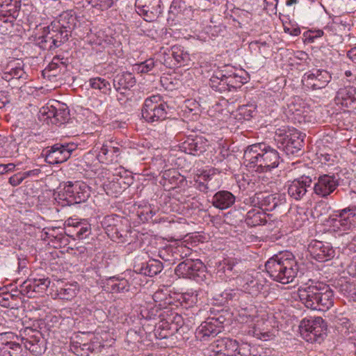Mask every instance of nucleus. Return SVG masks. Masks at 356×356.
I'll return each instance as SVG.
<instances>
[{
	"mask_svg": "<svg viewBox=\"0 0 356 356\" xmlns=\"http://www.w3.org/2000/svg\"><path fill=\"white\" fill-rule=\"evenodd\" d=\"M245 222L249 227L263 225L267 222L266 214L258 207H255L248 211Z\"/></svg>",
	"mask_w": 356,
	"mask_h": 356,
	"instance_id": "f704fd0d",
	"label": "nucleus"
},
{
	"mask_svg": "<svg viewBox=\"0 0 356 356\" xmlns=\"http://www.w3.org/2000/svg\"><path fill=\"white\" fill-rule=\"evenodd\" d=\"M89 196V187L86 183L80 181H67L58 192L59 198L66 201L67 204L83 202Z\"/></svg>",
	"mask_w": 356,
	"mask_h": 356,
	"instance_id": "6e6552de",
	"label": "nucleus"
},
{
	"mask_svg": "<svg viewBox=\"0 0 356 356\" xmlns=\"http://www.w3.org/2000/svg\"><path fill=\"white\" fill-rule=\"evenodd\" d=\"M41 173V170L35 168L22 172L24 179L30 177H38Z\"/></svg>",
	"mask_w": 356,
	"mask_h": 356,
	"instance_id": "0e129e2a",
	"label": "nucleus"
},
{
	"mask_svg": "<svg viewBox=\"0 0 356 356\" xmlns=\"http://www.w3.org/2000/svg\"><path fill=\"white\" fill-rule=\"evenodd\" d=\"M175 2L172 3L170 8V10L168 13V22L170 26H175L177 25V16H176V6H174Z\"/></svg>",
	"mask_w": 356,
	"mask_h": 356,
	"instance_id": "13d9d810",
	"label": "nucleus"
},
{
	"mask_svg": "<svg viewBox=\"0 0 356 356\" xmlns=\"http://www.w3.org/2000/svg\"><path fill=\"white\" fill-rule=\"evenodd\" d=\"M50 280L47 278H33L24 281L20 286L21 293L28 298L35 297V293H42L49 286Z\"/></svg>",
	"mask_w": 356,
	"mask_h": 356,
	"instance_id": "aec40b11",
	"label": "nucleus"
},
{
	"mask_svg": "<svg viewBox=\"0 0 356 356\" xmlns=\"http://www.w3.org/2000/svg\"><path fill=\"white\" fill-rule=\"evenodd\" d=\"M249 46L261 54H267L270 50V45L266 41L254 40L250 43Z\"/></svg>",
	"mask_w": 356,
	"mask_h": 356,
	"instance_id": "3c124183",
	"label": "nucleus"
},
{
	"mask_svg": "<svg viewBox=\"0 0 356 356\" xmlns=\"http://www.w3.org/2000/svg\"><path fill=\"white\" fill-rule=\"evenodd\" d=\"M282 144L288 154H296L304 145V136L297 129H289L283 138Z\"/></svg>",
	"mask_w": 356,
	"mask_h": 356,
	"instance_id": "5701e85b",
	"label": "nucleus"
},
{
	"mask_svg": "<svg viewBox=\"0 0 356 356\" xmlns=\"http://www.w3.org/2000/svg\"><path fill=\"white\" fill-rule=\"evenodd\" d=\"M161 0H136L137 13L147 22L154 21L161 13Z\"/></svg>",
	"mask_w": 356,
	"mask_h": 356,
	"instance_id": "6ab92c4d",
	"label": "nucleus"
},
{
	"mask_svg": "<svg viewBox=\"0 0 356 356\" xmlns=\"http://www.w3.org/2000/svg\"><path fill=\"white\" fill-rule=\"evenodd\" d=\"M115 218H121V217L117 215H111L107 216L104 218L103 224L105 227L106 232L107 231V228H108V226H112L118 222V221Z\"/></svg>",
	"mask_w": 356,
	"mask_h": 356,
	"instance_id": "052dcab7",
	"label": "nucleus"
},
{
	"mask_svg": "<svg viewBox=\"0 0 356 356\" xmlns=\"http://www.w3.org/2000/svg\"><path fill=\"white\" fill-rule=\"evenodd\" d=\"M257 318L256 323L253 325V334L260 339L268 337L270 336L268 332H264L265 329L262 327L265 321L263 319Z\"/></svg>",
	"mask_w": 356,
	"mask_h": 356,
	"instance_id": "8fccbe9b",
	"label": "nucleus"
},
{
	"mask_svg": "<svg viewBox=\"0 0 356 356\" xmlns=\"http://www.w3.org/2000/svg\"><path fill=\"white\" fill-rule=\"evenodd\" d=\"M156 63V62H155L153 58H149L144 62L135 64L134 65V70L138 73L145 74L152 70Z\"/></svg>",
	"mask_w": 356,
	"mask_h": 356,
	"instance_id": "49530a36",
	"label": "nucleus"
},
{
	"mask_svg": "<svg viewBox=\"0 0 356 356\" xmlns=\"http://www.w3.org/2000/svg\"><path fill=\"white\" fill-rule=\"evenodd\" d=\"M235 196L228 191H219L214 194L211 203L213 206L220 210L231 207L235 202Z\"/></svg>",
	"mask_w": 356,
	"mask_h": 356,
	"instance_id": "7c9ffc66",
	"label": "nucleus"
},
{
	"mask_svg": "<svg viewBox=\"0 0 356 356\" xmlns=\"http://www.w3.org/2000/svg\"><path fill=\"white\" fill-rule=\"evenodd\" d=\"M341 30V26L335 22H330L325 26V38L328 45L333 47L342 43Z\"/></svg>",
	"mask_w": 356,
	"mask_h": 356,
	"instance_id": "c85d7f7f",
	"label": "nucleus"
},
{
	"mask_svg": "<svg viewBox=\"0 0 356 356\" xmlns=\"http://www.w3.org/2000/svg\"><path fill=\"white\" fill-rule=\"evenodd\" d=\"M26 73L22 68L21 63H16V60L10 61L3 72L2 79L7 81L12 79H26Z\"/></svg>",
	"mask_w": 356,
	"mask_h": 356,
	"instance_id": "72a5a7b5",
	"label": "nucleus"
},
{
	"mask_svg": "<svg viewBox=\"0 0 356 356\" xmlns=\"http://www.w3.org/2000/svg\"><path fill=\"white\" fill-rule=\"evenodd\" d=\"M331 79V74L327 70L312 69L304 74L302 83L305 88L315 90L325 88Z\"/></svg>",
	"mask_w": 356,
	"mask_h": 356,
	"instance_id": "ddd939ff",
	"label": "nucleus"
},
{
	"mask_svg": "<svg viewBox=\"0 0 356 356\" xmlns=\"http://www.w3.org/2000/svg\"><path fill=\"white\" fill-rule=\"evenodd\" d=\"M310 255L317 261H325L332 259L335 251L332 247L320 241H313L308 246Z\"/></svg>",
	"mask_w": 356,
	"mask_h": 356,
	"instance_id": "4be33fe9",
	"label": "nucleus"
},
{
	"mask_svg": "<svg viewBox=\"0 0 356 356\" xmlns=\"http://www.w3.org/2000/svg\"><path fill=\"white\" fill-rule=\"evenodd\" d=\"M90 233L91 226L87 220L70 218L65 222V234L74 239L86 238Z\"/></svg>",
	"mask_w": 356,
	"mask_h": 356,
	"instance_id": "dca6fc26",
	"label": "nucleus"
},
{
	"mask_svg": "<svg viewBox=\"0 0 356 356\" xmlns=\"http://www.w3.org/2000/svg\"><path fill=\"white\" fill-rule=\"evenodd\" d=\"M10 296H12V300H16L17 298H21V296H22V293H21V290L16 289V290H12L10 292H9Z\"/></svg>",
	"mask_w": 356,
	"mask_h": 356,
	"instance_id": "338daca9",
	"label": "nucleus"
},
{
	"mask_svg": "<svg viewBox=\"0 0 356 356\" xmlns=\"http://www.w3.org/2000/svg\"><path fill=\"white\" fill-rule=\"evenodd\" d=\"M205 266L200 259H186L179 262V276L198 281L204 275Z\"/></svg>",
	"mask_w": 356,
	"mask_h": 356,
	"instance_id": "f3484780",
	"label": "nucleus"
},
{
	"mask_svg": "<svg viewBox=\"0 0 356 356\" xmlns=\"http://www.w3.org/2000/svg\"><path fill=\"white\" fill-rule=\"evenodd\" d=\"M215 175V170H203L194 176V186L200 191L207 193L211 190L210 182Z\"/></svg>",
	"mask_w": 356,
	"mask_h": 356,
	"instance_id": "473e14b6",
	"label": "nucleus"
},
{
	"mask_svg": "<svg viewBox=\"0 0 356 356\" xmlns=\"http://www.w3.org/2000/svg\"><path fill=\"white\" fill-rule=\"evenodd\" d=\"M222 326L217 318H211L203 322L196 330V337L201 341L207 340L209 337H216L221 332Z\"/></svg>",
	"mask_w": 356,
	"mask_h": 356,
	"instance_id": "393cba45",
	"label": "nucleus"
},
{
	"mask_svg": "<svg viewBox=\"0 0 356 356\" xmlns=\"http://www.w3.org/2000/svg\"><path fill=\"white\" fill-rule=\"evenodd\" d=\"M335 102L346 108H356V88L346 86L339 88L335 97Z\"/></svg>",
	"mask_w": 356,
	"mask_h": 356,
	"instance_id": "cd10ccee",
	"label": "nucleus"
},
{
	"mask_svg": "<svg viewBox=\"0 0 356 356\" xmlns=\"http://www.w3.org/2000/svg\"><path fill=\"white\" fill-rule=\"evenodd\" d=\"M24 180L22 172L17 173L9 178L8 182L13 186H17L19 185Z\"/></svg>",
	"mask_w": 356,
	"mask_h": 356,
	"instance_id": "680f3d73",
	"label": "nucleus"
},
{
	"mask_svg": "<svg viewBox=\"0 0 356 356\" xmlns=\"http://www.w3.org/2000/svg\"><path fill=\"white\" fill-rule=\"evenodd\" d=\"M77 145L75 143H56L46 151L45 161L51 165L65 162L76 150Z\"/></svg>",
	"mask_w": 356,
	"mask_h": 356,
	"instance_id": "9d476101",
	"label": "nucleus"
},
{
	"mask_svg": "<svg viewBox=\"0 0 356 356\" xmlns=\"http://www.w3.org/2000/svg\"><path fill=\"white\" fill-rule=\"evenodd\" d=\"M163 270L162 263L156 259L149 260L141 264H136L134 266V273L136 274L144 275L153 277L159 274Z\"/></svg>",
	"mask_w": 356,
	"mask_h": 356,
	"instance_id": "c756f323",
	"label": "nucleus"
},
{
	"mask_svg": "<svg viewBox=\"0 0 356 356\" xmlns=\"http://www.w3.org/2000/svg\"><path fill=\"white\" fill-rule=\"evenodd\" d=\"M355 216L356 206H350L330 218V227L335 232H345L350 230L353 225V218Z\"/></svg>",
	"mask_w": 356,
	"mask_h": 356,
	"instance_id": "9b49d317",
	"label": "nucleus"
},
{
	"mask_svg": "<svg viewBox=\"0 0 356 356\" xmlns=\"http://www.w3.org/2000/svg\"><path fill=\"white\" fill-rule=\"evenodd\" d=\"M0 305L3 307H13L12 296L9 292L0 293Z\"/></svg>",
	"mask_w": 356,
	"mask_h": 356,
	"instance_id": "864d4df0",
	"label": "nucleus"
},
{
	"mask_svg": "<svg viewBox=\"0 0 356 356\" xmlns=\"http://www.w3.org/2000/svg\"><path fill=\"white\" fill-rule=\"evenodd\" d=\"M339 186V179L334 174L319 175L313 186L314 193L321 198H327Z\"/></svg>",
	"mask_w": 356,
	"mask_h": 356,
	"instance_id": "f8f14e48",
	"label": "nucleus"
},
{
	"mask_svg": "<svg viewBox=\"0 0 356 356\" xmlns=\"http://www.w3.org/2000/svg\"><path fill=\"white\" fill-rule=\"evenodd\" d=\"M171 109L161 95H154L145 99L142 117L147 122H160L172 117Z\"/></svg>",
	"mask_w": 356,
	"mask_h": 356,
	"instance_id": "423d86ee",
	"label": "nucleus"
},
{
	"mask_svg": "<svg viewBox=\"0 0 356 356\" xmlns=\"http://www.w3.org/2000/svg\"><path fill=\"white\" fill-rule=\"evenodd\" d=\"M289 111L293 115L292 119L298 123L309 121L311 111L309 105L302 99H298L289 105Z\"/></svg>",
	"mask_w": 356,
	"mask_h": 356,
	"instance_id": "bb28decb",
	"label": "nucleus"
},
{
	"mask_svg": "<svg viewBox=\"0 0 356 356\" xmlns=\"http://www.w3.org/2000/svg\"><path fill=\"white\" fill-rule=\"evenodd\" d=\"M243 159L248 168L264 172L277 167L280 157L277 150L266 144L255 143L246 148Z\"/></svg>",
	"mask_w": 356,
	"mask_h": 356,
	"instance_id": "f257e3e1",
	"label": "nucleus"
},
{
	"mask_svg": "<svg viewBox=\"0 0 356 356\" xmlns=\"http://www.w3.org/2000/svg\"><path fill=\"white\" fill-rule=\"evenodd\" d=\"M90 86L95 90H99L103 94H108L111 90L110 82L102 77H95L89 79Z\"/></svg>",
	"mask_w": 356,
	"mask_h": 356,
	"instance_id": "79ce46f5",
	"label": "nucleus"
},
{
	"mask_svg": "<svg viewBox=\"0 0 356 356\" xmlns=\"http://www.w3.org/2000/svg\"><path fill=\"white\" fill-rule=\"evenodd\" d=\"M312 179L309 176L302 175L286 183L289 196L294 200L304 199L312 188Z\"/></svg>",
	"mask_w": 356,
	"mask_h": 356,
	"instance_id": "2eb2a0df",
	"label": "nucleus"
},
{
	"mask_svg": "<svg viewBox=\"0 0 356 356\" xmlns=\"http://www.w3.org/2000/svg\"><path fill=\"white\" fill-rule=\"evenodd\" d=\"M236 284L242 291L252 296L258 293L260 290L257 281L248 272H245L237 277Z\"/></svg>",
	"mask_w": 356,
	"mask_h": 356,
	"instance_id": "2f4dec72",
	"label": "nucleus"
},
{
	"mask_svg": "<svg viewBox=\"0 0 356 356\" xmlns=\"http://www.w3.org/2000/svg\"><path fill=\"white\" fill-rule=\"evenodd\" d=\"M264 10L267 13H276L278 0H264Z\"/></svg>",
	"mask_w": 356,
	"mask_h": 356,
	"instance_id": "4d7b16f0",
	"label": "nucleus"
},
{
	"mask_svg": "<svg viewBox=\"0 0 356 356\" xmlns=\"http://www.w3.org/2000/svg\"><path fill=\"white\" fill-rule=\"evenodd\" d=\"M162 85L168 90H176L178 87V79L176 74H168L161 78Z\"/></svg>",
	"mask_w": 356,
	"mask_h": 356,
	"instance_id": "a18cd8bd",
	"label": "nucleus"
},
{
	"mask_svg": "<svg viewBox=\"0 0 356 356\" xmlns=\"http://www.w3.org/2000/svg\"><path fill=\"white\" fill-rule=\"evenodd\" d=\"M197 294L194 291H187L181 293L179 303L185 308L191 307L196 303Z\"/></svg>",
	"mask_w": 356,
	"mask_h": 356,
	"instance_id": "c03bdc74",
	"label": "nucleus"
},
{
	"mask_svg": "<svg viewBox=\"0 0 356 356\" xmlns=\"http://www.w3.org/2000/svg\"><path fill=\"white\" fill-rule=\"evenodd\" d=\"M243 203L245 205L258 207L263 211L264 210L273 211L285 203V197L280 193L268 194L260 192L245 198Z\"/></svg>",
	"mask_w": 356,
	"mask_h": 356,
	"instance_id": "1a4fd4ad",
	"label": "nucleus"
},
{
	"mask_svg": "<svg viewBox=\"0 0 356 356\" xmlns=\"http://www.w3.org/2000/svg\"><path fill=\"white\" fill-rule=\"evenodd\" d=\"M40 332L31 327H25L19 331L22 343L26 350L33 355H41L44 352L43 341Z\"/></svg>",
	"mask_w": 356,
	"mask_h": 356,
	"instance_id": "4468645a",
	"label": "nucleus"
},
{
	"mask_svg": "<svg viewBox=\"0 0 356 356\" xmlns=\"http://www.w3.org/2000/svg\"><path fill=\"white\" fill-rule=\"evenodd\" d=\"M181 240L179 239V257L181 259H189L188 257L191 256L192 254L191 249L190 248H188L184 243L186 241H181Z\"/></svg>",
	"mask_w": 356,
	"mask_h": 356,
	"instance_id": "5fc2aeb1",
	"label": "nucleus"
},
{
	"mask_svg": "<svg viewBox=\"0 0 356 356\" xmlns=\"http://www.w3.org/2000/svg\"><path fill=\"white\" fill-rule=\"evenodd\" d=\"M239 113L243 116L244 120H250L252 117V113L254 111V108L248 105H243L239 107Z\"/></svg>",
	"mask_w": 356,
	"mask_h": 356,
	"instance_id": "6e6d98bb",
	"label": "nucleus"
},
{
	"mask_svg": "<svg viewBox=\"0 0 356 356\" xmlns=\"http://www.w3.org/2000/svg\"><path fill=\"white\" fill-rule=\"evenodd\" d=\"M284 31L291 35L298 36L300 34V29L298 26H289L286 24H284Z\"/></svg>",
	"mask_w": 356,
	"mask_h": 356,
	"instance_id": "e2e57ef3",
	"label": "nucleus"
},
{
	"mask_svg": "<svg viewBox=\"0 0 356 356\" xmlns=\"http://www.w3.org/2000/svg\"><path fill=\"white\" fill-rule=\"evenodd\" d=\"M54 120H52V123L63 124L68 120L70 111L65 105L60 104L59 102H56V111H54Z\"/></svg>",
	"mask_w": 356,
	"mask_h": 356,
	"instance_id": "37998d69",
	"label": "nucleus"
},
{
	"mask_svg": "<svg viewBox=\"0 0 356 356\" xmlns=\"http://www.w3.org/2000/svg\"><path fill=\"white\" fill-rule=\"evenodd\" d=\"M221 268L218 273H223L226 280L239 277L243 271V263L241 259L227 257L220 263Z\"/></svg>",
	"mask_w": 356,
	"mask_h": 356,
	"instance_id": "b1692460",
	"label": "nucleus"
},
{
	"mask_svg": "<svg viewBox=\"0 0 356 356\" xmlns=\"http://www.w3.org/2000/svg\"><path fill=\"white\" fill-rule=\"evenodd\" d=\"M299 329L305 341L312 343H321L326 336L327 325L320 316L309 317L300 321Z\"/></svg>",
	"mask_w": 356,
	"mask_h": 356,
	"instance_id": "0eeeda50",
	"label": "nucleus"
},
{
	"mask_svg": "<svg viewBox=\"0 0 356 356\" xmlns=\"http://www.w3.org/2000/svg\"><path fill=\"white\" fill-rule=\"evenodd\" d=\"M108 285L113 293H124L129 291L130 284L124 277H112L108 279Z\"/></svg>",
	"mask_w": 356,
	"mask_h": 356,
	"instance_id": "58836bf2",
	"label": "nucleus"
},
{
	"mask_svg": "<svg viewBox=\"0 0 356 356\" xmlns=\"http://www.w3.org/2000/svg\"><path fill=\"white\" fill-rule=\"evenodd\" d=\"M15 337L12 332H6L0 334V343L3 345L4 352H8L9 356H27V350H23L19 343L13 341Z\"/></svg>",
	"mask_w": 356,
	"mask_h": 356,
	"instance_id": "a878e982",
	"label": "nucleus"
},
{
	"mask_svg": "<svg viewBox=\"0 0 356 356\" xmlns=\"http://www.w3.org/2000/svg\"><path fill=\"white\" fill-rule=\"evenodd\" d=\"M135 84L136 79L133 74L129 72L118 74L113 79V86L118 91L121 89H129L134 86Z\"/></svg>",
	"mask_w": 356,
	"mask_h": 356,
	"instance_id": "c9c22d12",
	"label": "nucleus"
},
{
	"mask_svg": "<svg viewBox=\"0 0 356 356\" xmlns=\"http://www.w3.org/2000/svg\"><path fill=\"white\" fill-rule=\"evenodd\" d=\"M181 140L183 141L179 144V150L189 154L199 155L205 152L208 146L207 140L202 136H190L181 138L179 134V141Z\"/></svg>",
	"mask_w": 356,
	"mask_h": 356,
	"instance_id": "a211bd4d",
	"label": "nucleus"
},
{
	"mask_svg": "<svg viewBox=\"0 0 356 356\" xmlns=\"http://www.w3.org/2000/svg\"><path fill=\"white\" fill-rule=\"evenodd\" d=\"M119 152L120 148L118 147L103 145L97 154V157L102 163L112 162L118 157Z\"/></svg>",
	"mask_w": 356,
	"mask_h": 356,
	"instance_id": "4c0bfd02",
	"label": "nucleus"
},
{
	"mask_svg": "<svg viewBox=\"0 0 356 356\" xmlns=\"http://www.w3.org/2000/svg\"><path fill=\"white\" fill-rule=\"evenodd\" d=\"M74 254L80 255L81 258L82 259L87 256V249L84 246H79L76 248Z\"/></svg>",
	"mask_w": 356,
	"mask_h": 356,
	"instance_id": "69168bd1",
	"label": "nucleus"
},
{
	"mask_svg": "<svg viewBox=\"0 0 356 356\" xmlns=\"http://www.w3.org/2000/svg\"><path fill=\"white\" fill-rule=\"evenodd\" d=\"M347 56L356 63V47L350 49L347 53Z\"/></svg>",
	"mask_w": 356,
	"mask_h": 356,
	"instance_id": "774afa93",
	"label": "nucleus"
},
{
	"mask_svg": "<svg viewBox=\"0 0 356 356\" xmlns=\"http://www.w3.org/2000/svg\"><path fill=\"white\" fill-rule=\"evenodd\" d=\"M267 273L275 281L288 284L296 277L299 267L294 255L289 252L275 254L265 264Z\"/></svg>",
	"mask_w": 356,
	"mask_h": 356,
	"instance_id": "7ed1b4c3",
	"label": "nucleus"
},
{
	"mask_svg": "<svg viewBox=\"0 0 356 356\" xmlns=\"http://www.w3.org/2000/svg\"><path fill=\"white\" fill-rule=\"evenodd\" d=\"M323 36L325 37V29H319L313 28L306 31L303 33L305 41L309 43L314 42L316 39Z\"/></svg>",
	"mask_w": 356,
	"mask_h": 356,
	"instance_id": "de8ad7c7",
	"label": "nucleus"
},
{
	"mask_svg": "<svg viewBox=\"0 0 356 356\" xmlns=\"http://www.w3.org/2000/svg\"><path fill=\"white\" fill-rule=\"evenodd\" d=\"M182 116L188 120L197 118L199 111V104L193 99H186L180 106Z\"/></svg>",
	"mask_w": 356,
	"mask_h": 356,
	"instance_id": "e433bc0d",
	"label": "nucleus"
},
{
	"mask_svg": "<svg viewBox=\"0 0 356 356\" xmlns=\"http://www.w3.org/2000/svg\"><path fill=\"white\" fill-rule=\"evenodd\" d=\"M68 15H62L58 20L53 21L49 26L44 27L42 35L36 38L37 44L44 50H53L67 42L71 36L73 29L74 18L69 17L72 23L68 21L65 24L66 17Z\"/></svg>",
	"mask_w": 356,
	"mask_h": 356,
	"instance_id": "f03ea898",
	"label": "nucleus"
},
{
	"mask_svg": "<svg viewBox=\"0 0 356 356\" xmlns=\"http://www.w3.org/2000/svg\"><path fill=\"white\" fill-rule=\"evenodd\" d=\"M77 289L75 285L66 284L61 288L58 292V295L61 299L70 300L76 296Z\"/></svg>",
	"mask_w": 356,
	"mask_h": 356,
	"instance_id": "09e8293b",
	"label": "nucleus"
},
{
	"mask_svg": "<svg viewBox=\"0 0 356 356\" xmlns=\"http://www.w3.org/2000/svg\"><path fill=\"white\" fill-rule=\"evenodd\" d=\"M246 72L232 65H225L216 70L209 80L210 86L216 91L222 92L241 88L247 83Z\"/></svg>",
	"mask_w": 356,
	"mask_h": 356,
	"instance_id": "39448f33",
	"label": "nucleus"
},
{
	"mask_svg": "<svg viewBox=\"0 0 356 356\" xmlns=\"http://www.w3.org/2000/svg\"><path fill=\"white\" fill-rule=\"evenodd\" d=\"M250 348L248 344L238 345V350L235 352L233 356H250Z\"/></svg>",
	"mask_w": 356,
	"mask_h": 356,
	"instance_id": "bf43d9fd",
	"label": "nucleus"
},
{
	"mask_svg": "<svg viewBox=\"0 0 356 356\" xmlns=\"http://www.w3.org/2000/svg\"><path fill=\"white\" fill-rule=\"evenodd\" d=\"M209 348L215 356H233L238 348V343L235 339L224 337L214 341Z\"/></svg>",
	"mask_w": 356,
	"mask_h": 356,
	"instance_id": "412c9836",
	"label": "nucleus"
},
{
	"mask_svg": "<svg viewBox=\"0 0 356 356\" xmlns=\"http://www.w3.org/2000/svg\"><path fill=\"white\" fill-rule=\"evenodd\" d=\"M298 296L302 304L312 310L327 311L334 305V293L323 283L300 287Z\"/></svg>",
	"mask_w": 356,
	"mask_h": 356,
	"instance_id": "20e7f679",
	"label": "nucleus"
},
{
	"mask_svg": "<svg viewBox=\"0 0 356 356\" xmlns=\"http://www.w3.org/2000/svg\"><path fill=\"white\" fill-rule=\"evenodd\" d=\"M118 222L112 226H108L106 232L108 236L113 241L120 240L122 241L124 236L126 235L127 231L123 229V224L122 218H115Z\"/></svg>",
	"mask_w": 356,
	"mask_h": 356,
	"instance_id": "a19ab883",
	"label": "nucleus"
},
{
	"mask_svg": "<svg viewBox=\"0 0 356 356\" xmlns=\"http://www.w3.org/2000/svg\"><path fill=\"white\" fill-rule=\"evenodd\" d=\"M56 105H49L47 104L45 106H43L40 110V113L43 115L46 116L47 119H50L51 122H52V120H54L55 113L54 111H56Z\"/></svg>",
	"mask_w": 356,
	"mask_h": 356,
	"instance_id": "603ef678",
	"label": "nucleus"
},
{
	"mask_svg": "<svg viewBox=\"0 0 356 356\" xmlns=\"http://www.w3.org/2000/svg\"><path fill=\"white\" fill-rule=\"evenodd\" d=\"M339 291L350 301H356V280L341 281Z\"/></svg>",
	"mask_w": 356,
	"mask_h": 356,
	"instance_id": "ea45409f",
	"label": "nucleus"
}]
</instances>
